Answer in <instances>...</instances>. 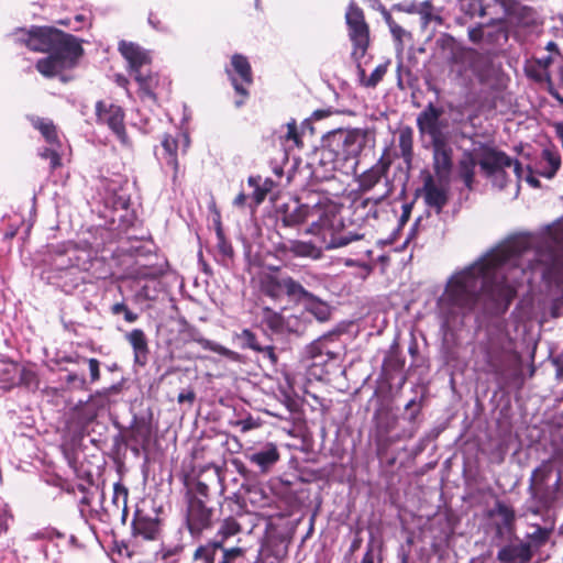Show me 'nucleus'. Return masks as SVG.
<instances>
[{
    "mask_svg": "<svg viewBox=\"0 0 563 563\" xmlns=\"http://www.w3.org/2000/svg\"><path fill=\"white\" fill-rule=\"evenodd\" d=\"M433 169L440 178H446L452 168L453 151L449 141L433 144Z\"/></svg>",
    "mask_w": 563,
    "mask_h": 563,
    "instance_id": "nucleus-22",
    "label": "nucleus"
},
{
    "mask_svg": "<svg viewBox=\"0 0 563 563\" xmlns=\"http://www.w3.org/2000/svg\"><path fill=\"white\" fill-rule=\"evenodd\" d=\"M418 8H419V4L415 3V2L410 3L407 7H404L402 4H395L393 7L394 10L405 11L407 13H418Z\"/></svg>",
    "mask_w": 563,
    "mask_h": 563,
    "instance_id": "nucleus-56",
    "label": "nucleus"
},
{
    "mask_svg": "<svg viewBox=\"0 0 563 563\" xmlns=\"http://www.w3.org/2000/svg\"><path fill=\"white\" fill-rule=\"evenodd\" d=\"M344 235H345V239L349 240V243H352L354 241L362 239V235L356 234V233H351V232L345 233Z\"/></svg>",
    "mask_w": 563,
    "mask_h": 563,
    "instance_id": "nucleus-62",
    "label": "nucleus"
},
{
    "mask_svg": "<svg viewBox=\"0 0 563 563\" xmlns=\"http://www.w3.org/2000/svg\"><path fill=\"white\" fill-rule=\"evenodd\" d=\"M276 252L282 258H311L319 260L322 251L311 242L287 240L276 245Z\"/></svg>",
    "mask_w": 563,
    "mask_h": 563,
    "instance_id": "nucleus-16",
    "label": "nucleus"
},
{
    "mask_svg": "<svg viewBox=\"0 0 563 563\" xmlns=\"http://www.w3.org/2000/svg\"><path fill=\"white\" fill-rule=\"evenodd\" d=\"M521 236L531 238V244L521 252V260L527 269H536L538 265H542V275L549 280L563 285V256L559 254L560 250L533 249L537 243L534 235L522 234Z\"/></svg>",
    "mask_w": 563,
    "mask_h": 563,
    "instance_id": "nucleus-4",
    "label": "nucleus"
},
{
    "mask_svg": "<svg viewBox=\"0 0 563 563\" xmlns=\"http://www.w3.org/2000/svg\"><path fill=\"white\" fill-rule=\"evenodd\" d=\"M96 117L99 124H106L118 136L121 143H128V135L124 126V112L121 107L98 101L96 103Z\"/></svg>",
    "mask_w": 563,
    "mask_h": 563,
    "instance_id": "nucleus-13",
    "label": "nucleus"
},
{
    "mask_svg": "<svg viewBox=\"0 0 563 563\" xmlns=\"http://www.w3.org/2000/svg\"><path fill=\"white\" fill-rule=\"evenodd\" d=\"M179 146V141L170 135H165L162 141V147L164 151V159L167 165H169L174 170L173 179L174 181L177 178L178 174V159H177V151Z\"/></svg>",
    "mask_w": 563,
    "mask_h": 563,
    "instance_id": "nucleus-30",
    "label": "nucleus"
},
{
    "mask_svg": "<svg viewBox=\"0 0 563 563\" xmlns=\"http://www.w3.org/2000/svg\"><path fill=\"white\" fill-rule=\"evenodd\" d=\"M128 488L121 483H115L113 486L112 503L118 508L122 505V521L124 522L128 517Z\"/></svg>",
    "mask_w": 563,
    "mask_h": 563,
    "instance_id": "nucleus-39",
    "label": "nucleus"
},
{
    "mask_svg": "<svg viewBox=\"0 0 563 563\" xmlns=\"http://www.w3.org/2000/svg\"><path fill=\"white\" fill-rule=\"evenodd\" d=\"M537 239V243L532 246H538L537 249H541L539 244H545L547 250H562L563 249V216L554 221L552 224L548 225L542 235L540 238L534 236Z\"/></svg>",
    "mask_w": 563,
    "mask_h": 563,
    "instance_id": "nucleus-23",
    "label": "nucleus"
},
{
    "mask_svg": "<svg viewBox=\"0 0 563 563\" xmlns=\"http://www.w3.org/2000/svg\"><path fill=\"white\" fill-rule=\"evenodd\" d=\"M531 242L529 236H514L455 272L438 301L443 325L450 328L456 318L475 310L493 312L507 309L526 274L521 252Z\"/></svg>",
    "mask_w": 563,
    "mask_h": 563,
    "instance_id": "nucleus-1",
    "label": "nucleus"
},
{
    "mask_svg": "<svg viewBox=\"0 0 563 563\" xmlns=\"http://www.w3.org/2000/svg\"><path fill=\"white\" fill-rule=\"evenodd\" d=\"M389 31L393 37L399 43H402V37L406 35V31L397 23L389 26Z\"/></svg>",
    "mask_w": 563,
    "mask_h": 563,
    "instance_id": "nucleus-50",
    "label": "nucleus"
},
{
    "mask_svg": "<svg viewBox=\"0 0 563 563\" xmlns=\"http://www.w3.org/2000/svg\"><path fill=\"white\" fill-rule=\"evenodd\" d=\"M357 63V74L360 84L367 88H374L376 87L384 78V76L387 73L389 62H386L384 64L378 65L369 77L366 76L365 69L362 68L360 62Z\"/></svg>",
    "mask_w": 563,
    "mask_h": 563,
    "instance_id": "nucleus-32",
    "label": "nucleus"
},
{
    "mask_svg": "<svg viewBox=\"0 0 563 563\" xmlns=\"http://www.w3.org/2000/svg\"><path fill=\"white\" fill-rule=\"evenodd\" d=\"M477 161L471 152H464L459 162V176L466 188L472 189Z\"/></svg>",
    "mask_w": 563,
    "mask_h": 563,
    "instance_id": "nucleus-29",
    "label": "nucleus"
},
{
    "mask_svg": "<svg viewBox=\"0 0 563 563\" xmlns=\"http://www.w3.org/2000/svg\"><path fill=\"white\" fill-rule=\"evenodd\" d=\"M190 496H197L201 499H203L206 501V499L208 498L209 496V487L207 484L202 483V482H198L194 489L191 492L188 493L187 495V499L190 497Z\"/></svg>",
    "mask_w": 563,
    "mask_h": 563,
    "instance_id": "nucleus-44",
    "label": "nucleus"
},
{
    "mask_svg": "<svg viewBox=\"0 0 563 563\" xmlns=\"http://www.w3.org/2000/svg\"><path fill=\"white\" fill-rule=\"evenodd\" d=\"M539 165H540L539 174L547 178H552L561 165V159L558 155H555L551 151L544 150L542 152V156H541V161H540Z\"/></svg>",
    "mask_w": 563,
    "mask_h": 563,
    "instance_id": "nucleus-36",
    "label": "nucleus"
},
{
    "mask_svg": "<svg viewBox=\"0 0 563 563\" xmlns=\"http://www.w3.org/2000/svg\"><path fill=\"white\" fill-rule=\"evenodd\" d=\"M390 162L380 157L376 164L356 177L357 190L368 192L387 175Z\"/></svg>",
    "mask_w": 563,
    "mask_h": 563,
    "instance_id": "nucleus-20",
    "label": "nucleus"
},
{
    "mask_svg": "<svg viewBox=\"0 0 563 563\" xmlns=\"http://www.w3.org/2000/svg\"><path fill=\"white\" fill-rule=\"evenodd\" d=\"M345 19L349 36L353 43L352 58L355 62H361L369 45V29L365 22L363 10L352 1L347 7Z\"/></svg>",
    "mask_w": 563,
    "mask_h": 563,
    "instance_id": "nucleus-7",
    "label": "nucleus"
},
{
    "mask_svg": "<svg viewBox=\"0 0 563 563\" xmlns=\"http://www.w3.org/2000/svg\"><path fill=\"white\" fill-rule=\"evenodd\" d=\"M119 51L129 63L130 71L133 75L145 69L151 64L150 53L137 44L122 41L119 44Z\"/></svg>",
    "mask_w": 563,
    "mask_h": 563,
    "instance_id": "nucleus-18",
    "label": "nucleus"
},
{
    "mask_svg": "<svg viewBox=\"0 0 563 563\" xmlns=\"http://www.w3.org/2000/svg\"><path fill=\"white\" fill-rule=\"evenodd\" d=\"M186 522L191 536H200L212 523L213 510L206 506V501L197 496H190L187 501Z\"/></svg>",
    "mask_w": 563,
    "mask_h": 563,
    "instance_id": "nucleus-12",
    "label": "nucleus"
},
{
    "mask_svg": "<svg viewBox=\"0 0 563 563\" xmlns=\"http://www.w3.org/2000/svg\"><path fill=\"white\" fill-rule=\"evenodd\" d=\"M308 234L318 235L325 230H334L342 223L339 206L328 199L310 206Z\"/></svg>",
    "mask_w": 563,
    "mask_h": 563,
    "instance_id": "nucleus-10",
    "label": "nucleus"
},
{
    "mask_svg": "<svg viewBox=\"0 0 563 563\" xmlns=\"http://www.w3.org/2000/svg\"><path fill=\"white\" fill-rule=\"evenodd\" d=\"M527 181H528L531 186H533V187H539V185H540L539 180H538L536 177H533V176H529V177L527 178Z\"/></svg>",
    "mask_w": 563,
    "mask_h": 563,
    "instance_id": "nucleus-64",
    "label": "nucleus"
},
{
    "mask_svg": "<svg viewBox=\"0 0 563 563\" xmlns=\"http://www.w3.org/2000/svg\"><path fill=\"white\" fill-rule=\"evenodd\" d=\"M422 196L426 205L439 214L449 201V187L429 176L424 179Z\"/></svg>",
    "mask_w": 563,
    "mask_h": 563,
    "instance_id": "nucleus-17",
    "label": "nucleus"
},
{
    "mask_svg": "<svg viewBox=\"0 0 563 563\" xmlns=\"http://www.w3.org/2000/svg\"><path fill=\"white\" fill-rule=\"evenodd\" d=\"M497 559L504 563H526L531 559L528 544L508 545L499 550Z\"/></svg>",
    "mask_w": 563,
    "mask_h": 563,
    "instance_id": "nucleus-28",
    "label": "nucleus"
},
{
    "mask_svg": "<svg viewBox=\"0 0 563 563\" xmlns=\"http://www.w3.org/2000/svg\"><path fill=\"white\" fill-rule=\"evenodd\" d=\"M236 338L241 341L243 349H250L255 352L262 350V345L257 342L255 333L250 329L242 330L241 333L236 334Z\"/></svg>",
    "mask_w": 563,
    "mask_h": 563,
    "instance_id": "nucleus-42",
    "label": "nucleus"
},
{
    "mask_svg": "<svg viewBox=\"0 0 563 563\" xmlns=\"http://www.w3.org/2000/svg\"><path fill=\"white\" fill-rule=\"evenodd\" d=\"M33 125L42 133L47 143L51 145L56 144L59 146L56 126L52 121L45 119H36L33 121Z\"/></svg>",
    "mask_w": 563,
    "mask_h": 563,
    "instance_id": "nucleus-38",
    "label": "nucleus"
},
{
    "mask_svg": "<svg viewBox=\"0 0 563 563\" xmlns=\"http://www.w3.org/2000/svg\"><path fill=\"white\" fill-rule=\"evenodd\" d=\"M195 398H196V395H195L194 390L192 389H187L185 391H181L178 395L177 400H178L179 404H184V402L192 404Z\"/></svg>",
    "mask_w": 563,
    "mask_h": 563,
    "instance_id": "nucleus-54",
    "label": "nucleus"
},
{
    "mask_svg": "<svg viewBox=\"0 0 563 563\" xmlns=\"http://www.w3.org/2000/svg\"><path fill=\"white\" fill-rule=\"evenodd\" d=\"M217 235L220 240L219 247L221 253L227 256L232 255V247L229 244H227L225 241L223 240V234L220 227L217 230Z\"/></svg>",
    "mask_w": 563,
    "mask_h": 563,
    "instance_id": "nucleus-52",
    "label": "nucleus"
},
{
    "mask_svg": "<svg viewBox=\"0 0 563 563\" xmlns=\"http://www.w3.org/2000/svg\"><path fill=\"white\" fill-rule=\"evenodd\" d=\"M349 243V240L345 239V235L341 234V235H338V236H333L329 244H328V249H338V247H343V246H346Z\"/></svg>",
    "mask_w": 563,
    "mask_h": 563,
    "instance_id": "nucleus-51",
    "label": "nucleus"
},
{
    "mask_svg": "<svg viewBox=\"0 0 563 563\" xmlns=\"http://www.w3.org/2000/svg\"><path fill=\"white\" fill-rule=\"evenodd\" d=\"M12 519L11 514L7 507L0 508V536L5 532L9 528V522Z\"/></svg>",
    "mask_w": 563,
    "mask_h": 563,
    "instance_id": "nucleus-49",
    "label": "nucleus"
},
{
    "mask_svg": "<svg viewBox=\"0 0 563 563\" xmlns=\"http://www.w3.org/2000/svg\"><path fill=\"white\" fill-rule=\"evenodd\" d=\"M66 382L68 384H78L79 387L84 388L86 386V379L82 376L77 375L76 373H70L67 375Z\"/></svg>",
    "mask_w": 563,
    "mask_h": 563,
    "instance_id": "nucleus-55",
    "label": "nucleus"
},
{
    "mask_svg": "<svg viewBox=\"0 0 563 563\" xmlns=\"http://www.w3.org/2000/svg\"><path fill=\"white\" fill-rule=\"evenodd\" d=\"M18 34V41L31 51L49 53L35 65L44 77H56L64 70L75 67L84 53L75 36L54 27L32 26L27 31L20 30Z\"/></svg>",
    "mask_w": 563,
    "mask_h": 563,
    "instance_id": "nucleus-2",
    "label": "nucleus"
},
{
    "mask_svg": "<svg viewBox=\"0 0 563 563\" xmlns=\"http://www.w3.org/2000/svg\"><path fill=\"white\" fill-rule=\"evenodd\" d=\"M90 378L91 382L95 383L100 378V362L97 358H88Z\"/></svg>",
    "mask_w": 563,
    "mask_h": 563,
    "instance_id": "nucleus-48",
    "label": "nucleus"
},
{
    "mask_svg": "<svg viewBox=\"0 0 563 563\" xmlns=\"http://www.w3.org/2000/svg\"><path fill=\"white\" fill-rule=\"evenodd\" d=\"M398 146L400 155L406 164H410L413 157V130L410 126H404L398 132Z\"/></svg>",
    "mask_w": 563,
    "mask_h": 563,
    "instance_id": "nucleus-31",
    "label": "nucleus"
},
{
    "mask_svg": "<svg viewBox=\"0 0 563 563\" xmlns=\"http://www.w3.org/2000/svg\"><path fill=\"white\" fill-rule=\"evenodd\" d=\"M479 165L488 175H494L497 179L504 178L505 169L512 168L514 173L520 177L521 165L518 161L511 159L501 152L489 151L481 159Z\"/></svg>",
    "mask_w": 563,
    "mask_h": 563,
    "instance_id": "nucleus-14",
    "label": "nucleus"
},
{
    "mask_svg": "<svg viewBox=\"0 0 563 563\" xmlns=\"http://www.w3.org/2000/svg\"><path fill=\"white\" fill-rule=\"evenodd\" d=\"M240 531L241 526L234 518L229 517L224 519L218 530L217 539L205 545H200L194 553L195 560L213 563V559L219 554V550L222 549L223 543Z\"/></svg>",
    "mask_w": 563,
    "mask_h": 563,
    "instance_id": "nucleus-11",
    "label": "nucleus"
},
{
    "mask_svg": "<svg viewBox=\"0 0 563 563\" xmlns=\"http://www.w3.org/2000/svg\"><path fill=\"white\" fill-rule=\"evenodd\" d=\"M324 143L329 152L334 155V159L346 162L350 158H355L362 152L365 133L358 129L338 130L331 132Z\"/></svg>",
    "mask_w": 563,
    "mask_h": 563,
    "instance_id": "nucleus-6",
    "label": "nucleus"
},
{
    "mask_svg": "<svg viewBox=\"0 0 563 563\" xmlns=\"http://www.w3.org/2000/svg\"><path fill=\"white\" fill-rule=\"evenodd\" d=\"M361 563H375L374 554H373V550H372L371 545L368 547L367 551L365 552Z\"/></svg>",
    "mask_w": 563,
    "mask_h": 563,
    "instance_id": "nucleus-58",
    "label": "nucleus"
},
{
    "mask_svg": "<svg viewBox=\"0 0 563 563\" xmlns=\"http://www.w3.org/2000/svg\"><path fill=\"white\" fill-rule=\"evenodd\" d=\"M336 334L328 333L314 340L306 347V355L312 360L314 364L327 363L335 360L338 354L330 347V343L334 341Z\"/></svg>",
    "mask_w": 563,
    "mask_h": 563,
    "instance_id": "nucleus-21",
    "label": "nucleus"
},
{
    "mask_svg": "<svg viewBox=\"0 0 563 563\" xmlns=\"http://www.w3.org/2000/svg\"><path fill=\"white\" fill-rule=\"evenodd\" d=\"M285 139L286 141H292L296 145L300 144V136L297 132V123L295 120L287 123V133Z\"/></svg>",
    "mask_w": 563,
    "mask_h": 563,
    "instance_id": "nucleus-45",
    "label": "nucleus"
},
{
    "mask_svg": "<svg viewBox=\"0 0 563 563\" xmlns=\"http://www.w3.org/2000/svg\"><path fill=\"white\" fill-rule=\"evenodd\" d=\"M310 205H297L295 209L285 211L283 224L285 227H296L303 222H309Z\"/></svg>",
    "mask_w": 563,
    "mask_h": 563,
    "instance_id": "nucleus-33",
    "label": "nucleus"
},
{
    "mask_svg": "<svg viewBox=\"0 0 563 563\" xmlns=\"http://www.w3.org/2000/svg\"><path fill=\"white\" fill-rule=\"evenodd\" d=\"M553 467L550 461H544L531 474L529 479L528 492L531 498L542 507H549L555 499V492L561 481L558 476L553 487L548 482L552 475Z\"/></svg>",
    "mask_w": 563,
    "mask_h": 563,
    "instance_id": "nucleus-9",
    "label": "nucleus"
},
{
    "mask_svg": "<svg viewBox=\"0 0 563 563\" xmlns=\"http://www.w3.org/2000/svg\"><path fill=\"white\" fill-rule=\"evenodd\" d=\"M247 461L256 465L261 473H268L279 461L280 454L275 443L267 442L261 449L250 451L245 454Z\"/></svg>",
    "mask_w": 563,
    "mask_h": 563,
    "instance_id": "nucleus-19",
    "label": "nucleus"
},
{
    "mask_svg": "<svg viewBox=\"0 0 563 563\" xmlns=\"http://www.w3.org/2000/svg\"><path fill=\"white\" fill-rule=\"evenodd\" d=\"M390 194H391V186H390L389 180L386 178L384 192L377 197L366 198V199L362 200L361 203L356 208L357 209L362 208L364 210L368 208V212L366 213V219H369V218L377 219L378 218L377 206L383 200H385Z\"/></svg>",
    "mask_w": 563,
    "mask_h": 563,
    "instance_id": "nucleus-35",
    "label": "nucleus"
},
{
    "mask_svg": "<svg viewBox=\"0 0 563 563\" xmlns=\"http://www.w3.org/2000/svg\"><path fill=\"white\" fill-rule=\"evenodd\" d=\"M496 2L500 3L507 10L511 7L514 0H496Z\"/></svg>",
    "mask_w": 563,
    "mask_h": 563,
    "instance_id": "nucleus-63",
    "label": "nucleus"
},
{
    "mask_svg": "<svg viewBox=\"0 0 563 563\" xmlns=\"http://www.w3.org/2000/svg\"><path fill=\"white\" fill-rule=\"evenodd\" d=\"M300 320L297 316H288L286 317V320H285V324H284V328H285V333H290V332H299L300 331Z\"/></svg>",
    "mask_w": 563,
    "mask_h": 563,
    "instance_id": "nucleus-46",
    "label": "nucleus"
},
{
    "mask_svg": "<svg viewBox=\"0 0 563 563\" xmlns=\"http://www.w3.org/2000/svg\"><path fill=\"white\" fill-rule=\"evenodd\" d=\"M196 342H198L205 350L216 352L220 355L228 356V357H233L235 355V353L233 351H231L228 347L222 346L213 341H210L208 339L197 338Z\"/></svg>",
    "mask_w": 563,
    "mask_h": 563,
    "instance_id": "nucleus-43",
    "label": "nucleus"
},
{
    "mask_svg": "<svg viewBox=\"0 0 563 563\" xmlns=\"http://www.w3.org/2000/svg\"><path fill=\"white\" fill-rule=\"evenodd\" d=\"M134 79L136 80V82L140 86V89L143 91L145 96L154 98V92L159 81L158 76L156 74H153L147 69H143L134 74Z\"/></svg>",
    "mask_w": 563,
    "mask_h": 563,
    "instance_id": "nucleus-34",
    "label": "nucleus"
},
{
    "mask_svg": "<svg viewBox=\"0 0 563 563\" xmlns=\"http://www.w3.org/2000/svg\"><path fill=\"white\" fill-rule=\"evenodd\" d=\"M268 184L271 185L272 181L271 180H266L264 186L262 187L260 185V177H253L251 176L249 178V185L251 187H254V192L252 195V198L254 199L255 201V205H260L264 201L268 190H269V187H268Z\"/></svg>",
    "mask_w": 563,
    "mask_h": 563,
    "instance_id": "nucleus-41",
    "label": "nucleus"
},
{
    "mask_svg": "<svg viewBox=\"0 0 563 563\" xmlns=\"http://www.w3.org/2000/svg\"><path fill=\"white\" fill-rule=\"evenodd\" d=\"M443 110L429 103L417 117V126L421 136H428L431 144L449 141V123L442 119Z\"/></svg>",
    "mask_w": 563,
    "mask_h": 563,
    "instance_id": "nucleus-8",
    "label": "nucleus"
},
{
    "mask_svg": "<svg viewBox=\"0 0 563 563\" xmlns=\"http://www.w3.org/2000/svg\"><path fill=\"white\" fill-rule=\"evenodd\" d=\"M41 156L49 159L52 168H56L60 164V157L56 150L45 148L43 152H41Z\"/></svg>",
    "mask_w": 563,
    "mask_h": 563,
    "instance_id": "nucleus-47",
    "label": "nucleus"
},
{
    "mask_svg": "<svg viewBox=\"0 0 563 563\" xmlns=\"http://www.w3.org/2000/svg\"><path fill=\"white\" fill-rule=\"evenodd\" d=\"M125 340L133 349L134 363L144 366L150 354L148 341L144 331L142 329H133L125 334Z\"/></svg>",
    "mask_w": 563,
    "mask_h": 563,
    "instance_id": "nucleus-24",
    "label": "nucleus"
},
{
    "mask_svg": "<svg viewBox=\"0 0 563 563\" xmlns=\"http://www.w3.org/2000/svg\"><path fill=\"white\" fill-rule=\"evenodd\" d=\"M245 201H246V196H245L243 192H241V194H239V195L235 197V199H234V201H233V205H234L235 207L242 208V207H244Z\"/></svg>",
    "mask_w": 563,
    "mask_h": 563,
    "instance_id": "nucleus-59",
    "label": "nucleus"
},
{
    "mask_svg": "<svg viewBox=\"0 0 563 563\" xmlns=\"http://www.w3.org/2000/svg\"><path fill=\"white\" fill-rule=\"evenodd\" d=\"M258 289L261 294L274 300H279L283 295H286L295 301L297 295H307V289L299 282L288 275L280 274L277 267L271 272L260 274Z\"/></svg>",
    "mask_w": 563,
    "mask_h": 563,
    "instance_id": "nucleus-5",
    "label": "nucleus"
},
{
    "mask_svg": "<svg viewBox=\"0 0 563 563\" xmlns=\"http://www.w3.org/2000/svg\"><path fill=\"white\" fill-rule=\"evenodd\" d=\"M139 316L137 313L133 312L132 310L128 309L125 312H124V319L126 322H135L137 320Z\"/></svg>",
    "mask_w": 563,
    "mask_h": 563,
    "instance_id": "nucleus-61",
    "label": "nucleus"
},
{
    "mask_svg": "<svg viewBox=\"0 0 563 563\" xmlns=\"http://www.w3.org/2000/svg\"><path fill=\"white\" fill-rule=\"evenodd\" d=\"M285 320L282 313L274 311L271 308L263 309V322L275 333H285Z\"/></svg>",
    "mask_w": 563,
    "mask_h": 563,
    "instance_id": "nucleus-37",
    "label": "nucleus"
},
{
    "mask_svg": "<svg viewBox=\"0 0 563 563\" xmlns=\"http://www.w3.org/2000/svg\"><path fill=\"white\" fill-rule=\"evenodd\" d=\"M490 516H497L500 519V522L496 525L497 532L499 534L504 533L505 531H512L516 520V514L512 507L498 500L496 501L494 509L490 511Z\"/></svg>",
    "mask_w": 563,
    "mask_h": 563,
    "instance_id": "nucleus-27",
    "label": "nucleus"
},
{
    "mask_svg": "<svg viewBox=\"0 0 563 563\" xmlns=\"http://www.w3.org/2000/svg\"><path fill=\"white\" fill-rule=\"evenodd\" d=\"M474 357L477 372L493 374L497 379H503L506 371L519 361L514 340L499 329L489 332L487 340L477 344Z\"/></svg>",
    "mask_w": 563,
    "mask_h": 563,
    "instance_id": "nucleus-3",
    "label": "nucleus"
},
{
    "mask_svg": "<svg viewBox=\"0 0 563 563\" xmlns=\"http://www.w3.org/2000/svg\"><path fill=\"white\" fill-rule=\"evenodd\" d=\"M128 306L124 303V302H117L114 303L112 307H111V312L113 314H120V313H123L128 310Z\"/></svg>",
    "mask_w": 563,
    "mask_h": 563,
    "instance_id": "nucleus-57",
    "label": "nucleus"
},
{
    "mask_svg": "<svg viewBox=\"0 0 563 563\" xmlns=\"http://www.w3.org/2000/svg\"><path fill=\"white\" fill-rule=\"evenodd\" d=\"M418 14L421 18L422 27H427L432 21L441 23L442 19L433 13V7L430 1L419 3Z\"/></svg>",
    "mask_w": 563,
    "mask_h": 563,
    "instance_id": "nucleus-40",
    "label": "nucleus"
},
{
    "mask_svg": "<svg viewBox=\"0 0 563 563\" xmlns=\"http://www.w3.org/2000/svg\"><path fill=\"white\" fill-rule=\"evenodd\" d=\"M382 15H383L386 24L388 25V27L390 25H393L394 23H396V21L391 16V14L385 8L382 9Z\"/></svg>",
    "mask_w": 563,
    "mask_h": 563,
    "instance_id": "nucleus-60",
    "label": "nucleus"
},
{
    "mask_svg": "<svg viewBox=\"0 0 563 563\" xmlns=\"http://www.w3.org/2000/svg\"><path fill=\"white\" fill-rule=\"evenodd\" d=\"M232 69H227L232 85L238 93L243 97L249 95L247 87L253 82L251 65L246 57L235 54L231 59Z\"/></svg>",
    "mask_w": 563,
    "mask_h": 563,
    "instance_id": "nucleus-15",
    "label": "nucleus"
},
{
    "mask_svg": "<svg viewBox=\"0 0 563 563\" xmlns=\"http://www.w3.org/2000/svg\"><path fill=\"white\" fill-rule=\"evenodd\" d=\"M258 353H263L273 365H275L278 361V357L275 353V349L273 345L262 346L261 351H257Z\"/></svg>",
    "mask_w": 563,
    "mask_h": 563,
    "instance_id": "nucleus-53",
    "label": "nucleus"
},
{
    "mask_svg": "<svg viewBox=\"0 0 563 563\" xmlns=\"http://www.w3.org/2000/svg\"><path fill=\"white\" fill-rule=\"evenodd\" d=\"M134 536H141L145 540H155L159 534L157 519H153L136 511L132 522Z\"/></svg>",
    "mask_w": 563,
    "mask_h": 563,
    "instance_id": "nucleus-25",
    "label": "nucleus"
},
{
    "mask_svg": "<svg viewBox=\"0 0 563 563\" xmlns=\"http://www.w3.org/2000/svg\"><path fill=\"white\" fill-rule=\"evenodd\" d=\"M295 301L305 305L308 312L313 314L319 321H325L330 318V306L307 290V295H297Z\"/></svg>",
    "mask_w": 563,
    "mask_h": 563,
    "instance_id": "nucleus-26",
    "label": "nucleus"
}]
</instances>
